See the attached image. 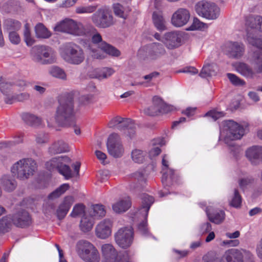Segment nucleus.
Here are the masks:
<instances>
[{
	"instance_id": "56",
	"label": "nucleus",
	"mask_w": 262,
	"mask_h": 262,
	"mask_svg": "<svg viewBox=\"0 0 262 262\" xmlns=\"http://www.w3.org/2000/svg\"><path fill=\"white\" fill-rule=\"evenodd\" d=\"M85 206L82 204H76L71 213L70 215L73 217H76L81 214H82L84 212Z\"/></svg>"
},
{
	"instance_id": "17",
	"label": "nucleus",
	"mask_w": 262,
	"mask_h": 262,
	"mask_svg": "<svg viewBox=\"0 0 262 262\" xmlns=\"http://www.w3.org/2000/svg\"><path fill=\"white\" fill-rule=\"evenodd\" d=\"M182 39V34L178 32L166 33L163 42L169 49H173L181 46Z\"/></svg>"
},
{
	"instance_id": "51",
	"label": "nucleus",
	"mask_w": 262,
	"mask_h": 262,
	"mask_svg": "<svg viewBox=\"0 0 262 262\" xmlns=\"http://www.w3.org/2000/svg\"><path fill=\"white\" fill-rule=\"evenodd\" d=\"M155 100L157 103L160 105V113H167L172 110V106L165 104L162 100L157 96H155Z\"/></svg>"
},
{
	"instance_id": "50",
	"label": "nucleus",
	"mask_w": 262,
	"mask_h": 262,
	"mask_svg": "<svg viewBox=\"0 0 262 262\" xmlns=\"http://www.w3.org/2000/svg\"><path fill=\"white\" fill-rule=\"evenodd\" d=\"M242 203V198L237 189H235L234 191V195L230 202V205L234 208H239L241 207Z\"/></svg>"
},
{
	"instance_id": "23",
	"label": "nucleus",
	"mask_w": 262,
	"mask_h": 262,
	"mask_svg": "<svg viewBox=\"0 0 262 262\" xmlns=\"http://www.w3.org/2000/svg\"><path fill=\"white\" fill-rule=\"evenodd\" d=\"M74 202L72 196H67L64 198L56 210V215L59 220H62L66 216Z\"/></svg>"
},
{
	"instance_id": "26",
	"label": "nucleus",
	"mask_w": 262,
	"mask_h": 262,
	"mask_svg": "<svg viewBox=\"0 0 262 262\" xmlns=\"http://www.w3.org/2000/svg\"><path fill=\"white\" fill-rule=\"evenodd\" d=\"M0 183L4 190L9 192L13 191L17 186L15 180L9 175L3 176L0 180Z\"/></svg>"
},
{
	"instance_id": "13",
	"label": "nucleus",
	"mask_w": 262,
	"mask_h": 262,
	"mask_svg": "<svg viewBox=\"0 0 262 262\" xmlns=\"http://www.w3.org/2000/svg\"><path fill=\"white\" fill-rule=\"evenodd\" d=\"M107 148L108 154L114 158H120L123 156L124 148L117 134L113 133L110 135L107 142Z\"/></svg>"
},
{
	"instance_id": "28",
	"label": "nucleus",
	"mask_w": 262,
	"mask_h": 262,
	"mask_svg": "<svg viewBox=\"0 0 262 262\" xmlns=\"http://www.w3.org/2000/svg\"><path fill=\"white\" fill-rule=\"evenodd\" d=\"M98 47L106 54L114 57H118L120 55V52L115 47L107 43L102 40L96 45Z\"/></svg>"
},
{
	"instance_id": "45",
	"label": "nucleus",
	"mask_w": 262,
	"mask_h": 262,
	"mask_svg": "<svg viewBox=\"0 0 262 262\" xmlns=\"http://www.w3.org/2000/svg\"><path fill=\"white\" fill-rule=\"evenodd\" d=\"M97 5H83L77 7L75 10L76 13H91L97 9Z\"/></svg>"
},
{
	"instance_id": "63",
	"label": "nucleus",
	"mask_w": 262,
	"mask_h": 262,
	"mask_svg": "<svg viewBox=\"0 0 262 262\" xmlns=\"http://www.w3.org/2000/svg\"><path fill=\"white\" fill-rule=\"evenodd\" d=\"M30 94L26 92L15 94L16 100L19 102L28 100L30 98Z\"/></svg>"
},
{
	"instance_id": "30",
	"label": "nucleus",
	"mask_w": 262,
	"mask_h": 262,
	"mask_svg": "<svg viewBox=\"0 0 262 262\" xmlns=\"http://www.w3.org/2000/svg\"><path fill=\"white\" fill-rule=\"evenodd\" d=\"M206 212L209 220L215 224L222 223L225 219V214L222 210H216L211 213L209 207H207L206 208Z\"/></svg>"
},
{
	"instance_id": "11",
	"label": "nucleus",
	"mask_w": 262,
	"mask_h": 262,
	"mask_svg": "<svg viewBox=\"0 0 262 262\" xmlns=\"http://www.w3.org/2000/svg\"><path fill=\"white\" fill-rule=\"evenodd\" d=\"M116 244L122 249H127L134 240V231L132 227H124L119 229L115 234Z\"/></svg>"
},
{
	"instance_id": "5",
	"label": "nucleus",
	"mask_w": 262,
	"mask_h": 262,
	"mask_svg": "<svg viewBox=\"0 0 262 262\" xmlns=\"http://www.w3.org/2000/svg\"><path fill=\"white\" fill-rule=\"evenodd\" d=\"M36 169V162L32 159L27 158L15 163L11 168V172L18 179L26 180L33 176Z\"/></svg>"
},
{
	"instance_id": "41",
	"label": "nucleus",
	"mask_w": 262,
	"mask_h": 262,
	"mask_svg": "<svg viewBox=\"0 0 262 262\" xmlns=\"http://www.w3.org/2000/svg\"><path fill=\"white\" fill-rule=\"evenodd\" d=\"M70 188L68 184H63L55 189L54 191L50 194L49 198L50 199H54L59 197L61 195L63 194Z\"/></svg>"
},
{
	"instance_id": "54",
	"label": "nucleus",
	"mask_w": 262,
	"mask_h": 262,
	"mask_svg": "<svg viewBox=\"0 0 262 262\" xmlns=\"http://www.w3.org/2000/svg\"><path fill=\"white\" fill-rule=\"evenodd\" d=\"M227 77L232 84L235 86H242L245 84V82L244 80L241 79L236 75L231 73L227 74Z\"/></svg>"
},
{
	"instance_id": "9",
	"label": "nucleus",
	"mask_w": 262,
	"mask_h": 262,
	"mask_svg": "<svg viewBox=\"0 0 262 262\" xmlns=\"http://www.w3.org/2000/svg\"><path fill=\"white\" fill-rule=\"evenodd\" d=\"M198 14L208 19H216L220 14V8L214 3L201 1L195 6Z\"/></svg>"
},
{
	"instance_id": "7",
	"label": "nucleus",
	"mask_w": 262,
	"mask_h": 262,
	"mask_svg": "<svg viewBox=\"0 0 262 262\" xmlns=\"http://www.w3.org/2000/svg\"><path fill=\"white\" fill-rule=\"evenodd\" d=\"M71 159L67 156H58L53 158L46 163V168L50 171L57 170L66 179L68 180L74 176L69 166Z\"/></svg>"
},
{
	"instance_id": "42",
	"label": "nucleus",
	"mask_w": 262,
	"mask_h": 262,
	"mask_svg": "<svg viewBox=\"0 0 262 262\" xmlns=\"http://www.w3.org/2000/svg\"><path fill=\"white\" fill-rule=\"evenodd\" d=\"M95 72L96 74L93 77L102 79L110 76L114 73V71L111 68H104L101 70H96Z\"/></svg>"
},
{
	"instance_id": "2",
	"label": "nucleus",
	"mask_w": 262,
	"mask_h": 262,
	"mask_svg": "<svg viewBox=\"0 0 262 262\" xmlns=\"http://www.w3.org/2000/svg\"><path fill=\"white\" fill-rule=\"evenodd\" d=\"M247 39L249 43L255 48L249 55V60L256 73H262V38L255 35V30H247Z\"/></svg>"
},
{
	"instance_id": "15",
	"label": "nucleus",
	"mask_w": 262,
	"mask_h": 262,
	"mask_svg": "<svg viewBox=\"0 0 262 262\" xmlns=\"http://www.w3.org/2000/svg\"><path fill=\"white\" fill-rule=\"evenodd\" d=\"M78 25L79 23L75 20L65 18L58 23L54 27V30L55 31L65 32L76 36Z\"/></svg>"
},
{
	"instance_id": "20",
	"label": "nucleus",
	"mask_w": 262,
	"mask_h": 262,
	"mask_svg": "<svg viewBox=\"0 0 262 262\" xmlns=\"http://www.w3.org/2000/svg\"><path fill=\"white\" fill-rule=\"evenodd\" d=\"M246 156L253 165L262 162V146L253 145L246 151Z\"/></svg>"
},
{
	"instance_id": "46",
	"label": "nucleus",
	"mask_w": 262,
	"mask_h": 262,
	"mask_svg": "<svg viewBox=\"0 0 262 262\" xmlns=\"http://www.w3.org/2000/svg\"><path fill=\"white\" fill-rule=\"evenodd\" d=\"M260 16H249L246 19V26L251 29H258Z\"/></svg>"
},
{
	"instance_id": "19",
	"label": "nucleus",
	"mask_w": 262,
	"mask_h": 262,
	"mask_svg": "<svg viewBox=\"0 0 262 262\" xmlns=\"http://www.w3.org/2000/svg\"><path fill=\"white\" fill-rule=\"evenodd\" d=\"M244 46L238 42H229L226 46V53L229 57L238 59L244 53Z\"/></svg>"
},
{
	"instance_id": "44",
	"label": "nucleus",
	"mask_w": 262,
	"mask_h": 262,
	"mask_svg": "<svg viewBox=\"0 0 262 262\" xmlns=\"http://www.w3.org/2000/svg\"><path fill=\"white\" fill-rule=\"evenodd\" d=\"M145 153L138 149H134L131 153V158L135 163H142L145 159Z\"/></svg>"
},
{
	"instance_id": "37",
	"label": "nucleus",
	"mask_w": 262,
	"mask_h": 262,
	"mask_svg": "<svg viewBox=\"0 0 262 262\" xmlns=\"http://www.w3.org/2000/svg\"><path fill=\"white\" fill-rule=\"evenodd\" d=\"M12 224L13 219L10 215L3 217L0 219V233L8 232Z\"/></svg>"
},
{
	"instance_id": "1",
	"label": "nucleus",
	"mask_w": 262,
	"mask_h": 262,
	"mask_svg": "<svg viewBox=\"0 0 262 262\" xmlns=\"http://www.w3.org/2000/svg\"><path fill=\"white\" fill-rule=\"evenodd\" d=\"M75 115L74 101L73 96L62 97L59 100L54 119L56 123L61 126H67L74 123Z\"/></svg>"
},
{
	"instance_id": "32",
	"label": "nucleus",
	"mask_w": 262,
	"mask_h": 262,
	"mask_svg": "<svg viewBox=\"0 0 262 262\" xmlns=\"http://www.w3.org/2000/svg\"><path fill=\"white\" fill-rule=\"evenodd\" d=\"M218 70V67L214 63H207L205 64L199 75L202 78H207L216 75Z\"/></svg>"
},
{
	"instance_id": "47",
	"label": "nucleus",
	"mask_w": 262,
	"mask_h": 262,
	"mask_svg": "<svg viewBox=\"0 0 262 262\" xmlns=\"http://www.w3.org/2000/svg\"><path fill=\"white\" fill-rule=\"evenodd\" d=\"M95 45H90L88 47L89 54L91 57L94 59H103L105 58L104 55L98 49L94 48Z\"/></svg>"
},
{
	"instance_id": "43",
	"label": "nucleus",
	"mask_w": 262,
	"mask_h": 262,
	"mask_svg": "<svg viewBox=\"0 0 262 262\" xmlns=\"http://www.w3.org/2000/svg\"><path fill=\"white\" fill-rule=\"evenodd\" d=\"M4 27L8 31L17 30L21 27V23L15 20L9 19L5 21Z\"/></svg>"
},
{
	"instance_id": "22",
	"label": "nucleus",
	"mask_w": 262,
	"mask_h": 262,
	"mask_svg": "<svg viewBox=\"0 0 262 262\" xmlns=\"http://www.w3.org/2000/svg\"><path fill=\"white\" fill-rule=\"evenodd\" d=\"M132 122L133 121L130 119L116 116L110 121L108 126L110 128H116L125 132Z\"/></svg>"
},
{
	"instance_id": "33",
	"label": "nucleus",
	"mask_w": 262,
	"mask_h": 262,
	"mask_svg": "<svg viewBox=\"0 0 262 262\" xmlns=\"http://www.w3.org/2000/svg\"><path fill=\"white\" fill-rule=\"evenodd\" d=\"M166 53L163 45L160 43H153L150 46L149 54L152 59L159 58Z\"/></svg>"
},
{
	"instance_id": "21",
	"label": "nucleus",
	"mask_w": 262,
	"mask_h": 262,
	"mask_svg": "<svg viewBox=\"0 0 262 262\" xmlns=\"http://www.w3.org/2000/svg\"><path fill=\"white\" fill-rule=\"evenodd\" d=\"M112 222L110 219H105L100 222L96 227V234L101 239L107 238L111 233Z\"/></svg>"
},
{
	"instance_id": "3",
	"label": "nucleus",
	"mask_w": 262,
	"mask_h": 262,
	"mask_svg": "<svg viewBox=\"0 0 262 262\" xmlns=\"http://www.w3.org/2000/svg\"><path fill=\"white\" fill-rule=\"evenodd\" d=\"M60 54L65 61L75 65L80 64L85 59L83 49L80 46L73 42L64 45L61 49Z\"/></svg>"
},
{
	"instance_id": "64",
	"label": "nucleus",
	"mask_w": 262,
	"mask_h": 262,
	"mask_svg": "<svg viewBox=\"0 0 262 262\" xmlns=\"http://www.w3.org/2000/svg\"><path fill=\"white\" fill-rule=\"evenodd\" d=\"M206 116H209L212 118L214 120L224 116L223 112L211 111L206 114Z\"/></svg>"
},
{
	"instance_id": "31",
	"label": "nucleus",
	"mask_w": 262,
	"mask_h": 262,
	"mask_svg": "<svg viewBox=\"0 0 262 262\" xmlns=\"http://www.w3.org/2000/svg\"><path fill=\"white\" fill-rule=\"evenodd\" d=\"M21 117L26 124L31 126L37 127L41 123V119L39 117L30 113H22Z\"/></svg>"
},
{
	"instance_id": "24",
	"label": "nucleus",
	"mask_w": 262,
	"mask_h": 262,
	"mask_svg": "<svg viewBox=\"0 0 262 262\" xmlns=\"http://www.w3.org/2000/svg\"><path fill=\"white\" fill-rule=\"evenodd\" d=\"M141 199L142 200L141 207L136 212V215L138 216L139 214L142 213V218H146L151 205L154 202V198L147 194L144 193L142 194Z\"/></svg>"
},
{
	"instance_id": "59",
	"label": "nucleus",
	"mask_w": 262,
	"mask_h": 262,
	"mask_svg": "<svg viewBox=\"0 0 262 262\" xmlns=\"http://www.w3.org/2000/svg\"><path fill=\"white\" fill-rule=\"evenodd\" d=\"M136 125L133 122L129 127L127 128V130L124 132V134L128 136L129 138H133L136 135Z\"/></svg>"
},
{
	"instance_id": "55",
	"label": "nucleus",
	"mask_w": 262,
	"mask_h": 262,
	"mask_svg": "<svg viewBox=\"0 0 262 262\" xmlns=\"http://www.w3.org/2000/svg\"><path fill=\"white\" fill-rule=\"evenodd\" d=\"M113 9L116 15L124 19L126 18L127 14L124 12V8L120 4L117 3L114 4L113 5Z\"/></svg>"
},
{
	"instance_id": "18",
	"label": "nucleus",
	"mask_w": 262,
	"mask_h": 262,
	"mask_svg": "<svg viewBox=\"0 0 262 262\" xmlns=\"http://www.w3.org/2000/svg\"><path fill=\"white\" fill-rule=\"evenodd\" d=\"M13 223L18 227L25 228L32 224L29 213L24 210L18 211L12 216Z\"/></svg>"
},
{
	"instance_id": "27",
	"label": "nucleus",
	"mask_w": 262,
	"mask_h": 262,
	"mask_svg": "<svg viewBox=\"0 0 262 262\" xmlns=\"http://www.w3.org/2000/svg\"><path fill=\"white\" fill-rule=\"evenodd\" d=\"M236 70L242 75L248 78H253L256 73L254 69L244 62L237 63Z\"/></svg>"
},
{
	"instance_id": "61",
	"label": "nucleus",
	"mask_w": 262,
	"mask_h": 262,
	"mask_svg": "<svg viewBox=\"0 0 262 262\" xmlns=\"http://www.w3.org/2000/svg\"><path fill=\"white\" fill-rule=\"evenodd\" d=\"M145 220L141 222L138 225V230L143 235H146L148 233L147 227L146 217L143 218Z\"/></svg>"
},
{
	"instance_id": "36",
	"label": "nucleus",
	"mask_w": 262,
	"mask_h": 262,
	"mask_svg": "<svg viewBox=\"0 0 262 262\" xmlns=\"http://www.w3.org/2000/svg\"><path fill=\"white\" fill-rule=\"evenodd\" d=\"M131 206V202L129 198L121 200L113 205V210L117 213L126 211Z\"/></svg>"
},
{
	"instance_id": "39",
	"label": "nucleus",
	"mask_w": 262,
	"mask_h": 262,
	"mask_svg": "<svg viewBox=\"0 0 262 262\" xmlns=\"http://www.w3.org/2000/svg\"><path fill=\"white\" fill-rule=\"evenodd\" d=\"M155 99V96L152 99V105L144 110V113L147 115L154 116L160 113V105L157 103Z\"/></svg>"
},
{
	"instance_id": "40",
	"label": "nucleus",
	"mask_w": 262,
	"mask_h": 262,
	"mask_svg": "<svg viewBox=\"0 0 262 262\" xmlns=\"http://www.w3.org/2000/svg\"><path fill=\"white\" fill-rule=\"evenodd\" d=\"M152 19L154 24L158 30L163 31L166 29L164 19L161 15L157 14L156 12H154Z\"/></svg>"
},
{
	"instance_id": "52",
	"label": "nucleus",
	"mask_w": 262,
	"mask_h": 262,
	"mask_svg": "<svg viewBox=\"0 0 262 262\" xmlns=\"http://www.w3.org/2000/svg\"><path fill=\"white\" fill-rule=\"evenodd\" d=\"M51 74L56 78L65 79L66 78V74L64 71L57 67H53L50 71Z\"/></svg>"
},
{
	"instance_id": "6",
	"label": "nucleus",
	"mask_w": 262,
	"mask_h": 262,
	"mask_svg": "<svg viewBox=\"0 0 262 262\" xmlns=\"http://www.w3.org/2000/svg\"><path fill=\"white\" fill-rule=\"evenodd\" d=\"M248 255L250 253L245 250L232 249L226 251L223 256L226 262H244V254ZM204 262H221L222 259L216 253L211 252L204 256Z\"/></svg>"
},
{
	"instance_id": "29",
	"label": "nucleus",
	"mask_w": 262,
	"mask_h": 262,
	"mask_svg": "<svg viewBox=\"0 0 262 262\" xmlns=\"http://www.w3.org/2000/svg\"><path fill=\"white\" fill-rule=\"evenodd\" d=\"M69 150L68 145L62 140L55 142L49 148V152L52 155L67 152Z\"/></svg>"
},
{
	"instance_id": "8",
	"label": "nucleus",
	"mask_w": 262,
	"mask_h": 262,
	"mask_svg": "<svg viewBox=\"0 0 262 262\" xmlns=\"http://www.w3.org/2000/svg\"><path fill=\"white\" fill-rule=\"evenodd\" d=\"M31 54L34 61L42 64L53 63L56 59L54 51L48 46H35L32 49Z\"/></svg>"
},
{
	"instance_id": "25",
	"label": "nucleus",
	"mask_w": 262,
	"mask_h": 262,
	"mask_svg": "<svg viewBox=\"0 0 262 262\" xmlns=\"http://www.w3.org/2000/svg\"><path fill=\"white\" fill-rule=\"evenodd\" d=\"M101 252L104 258V262H114L117 256L118 251L110 244H105L101 246Z\"/></svg>"
},
{
	"instance_id": "12",
	"label": "nucleus",
	"mask_w": 262,
	"mask_h": 262,
	"mask_svg": "<svg viewBox=\"0 0 262 262\" xmlns=\"http://www.w3.org/2000/svg\"><path fill=\"white\" fill-rule=\"evenodd\" d=\"M227 126L228 130L224 138V141L229 146H233L234 144L230 142L241 139L245 134V128L243 126L233 121H229Z\"/></svg>"
},
{
	"instance_id": "4",
	"label": "nucleus",
	"mask_w": 262,
	"mask_h": 262,
	"mask_svg": "<svg viewBox=\"0 0 262 262\" xmlns=\"http://www.w3.org/2000/svg\"><path fill=\"white\" fill-rule=\"evenodd\" d=\"M76 251L84 262H99L100 255L96 247L86 240H80L76 243Z\"/></svg>"
},
{
	"instance_id": "49",
	"label": "nucleus",
	"mask_w": 262,
	"mask_h": 262,
	"mask_svg": "<svg viewBox=\"0 0 262 262\" xmlns=\"http://www.w3.org/2000/svg\"><path fill=\"white\" fill-rule=\"evenodd\" d=\"M24 40L28 46H31L34 43V40L31 35L28 24H26L24 27Z\"/></svg>"
},
{
	"instance_id": "14",
	"label": "nucleus",
	"mask_w": 262,
	"mask_h": 262,
	"mask_svg": "<svg viewBox=\"0 0 262 262\" xmlns=\"http://www.w3.org/2000/svg\"><path fill=\"white\" fill-rule=\"evenodd\" d=\"M76 36H84L91 38V41L94 45H97L101 41L102 36L97 29L92 25L83 26L79 23Z\"/></svg>"
},
{
	"instance_id": "38",
	"label": "nucleus",
	"mask_w": 262,
	"mask_h": 262,
	"mask_svg": "<svg viewBox=\"0 0 262 262\" xmlns=\"http://www.w3.org/2000/svg\"><path fill=\"white\" fill-rule=\"evenodd\" d=\"M36 36L37 38H48L51 35V33L41 23L37 24L35 27Z\"/></svg>"
},
{
	"instance_id": "16",
	"label": "nucleus",
	"mask_w": 262,
	"mask_h": 262,
	"mask_svg": "<svg viewBox=\"0 0 262 262\" xmlns=\"http://www.w3.org/2000/svg\"><path fill=\"white\" fill-rule=\"evenodd\" d=\"M189 18V11L185 8H179L172 14L171 21L174 26L181 27L187 24Z\"/></svg>"
},
{
	"instance_id": "53",
	"label": "nucleus",
	"mask_w": 262,
	"mask_h": 262,
	"mask_svg": "<svg viewBox=\"0 0 262 262\" xmlns=\"http://www.w3.org/2000/svg\"><path fill=\"white\" fill-rule=\"evenodd\" d=\"M115 259L114 262H131L130 256L127 251L118 252Z\"/></svg>"
},
{
	"instance_id": "34",
	"label": "nucleus",
	"mask_w": 262,
	"mask_h": 262,
	"mask_svg": "<svg viewBox=\"0 0 262 262\" xmlns=\"http://www.w3.org/2000/svg\"><path fill=\"white\" fill-rule=\"evenodd\" d=\"M94 224V219L89 214L85 213L81 219L80 227L83 232H87L92 229Z\"/></svg>"
},
{
	"instance_id": "57",
	"label": "nucleus",
	"mask_w": 262,
	"mask_h": 262,
	"mask_svg": "<svg viewBox=\"0 0 262 262\" xmlns=\"http://www.w3.org/2000/svg\"><path fill=\"white\" fill-rule=\"evenodd\" d=\"M205 26V24L204 23L200 21L198 18H194L193 23L187 30L190 31L202 30L204 28Z\"/></svg>"
},
{
	"instance_id": "62",
	"label": "nucleus",
	"mask_w": 262,
	"mask_h": 262,
	"mask_svg": "<svg viewBox=\"0 0 262 262\" xmlns=\"http://www.w3.org/2000/svg\"><path fill=\"white\" fill-rule=\"evenodd\" d=\"M5 102L9 104H12L14 101H16L15 98V94H13L11 92L4 95Z\"/></svg>"
},
{
	"instance_id": "10",
	"label": "nucleus",
	"mask_w": 262,
	"mask_h": 262,
	"mask_svg": "<svg viewBox=\"0 0 262 262\" xmlns=\"http://www.w3.org/2000/svg\"><path fill=\"white\" fill-rule=\"evenodd\" d=\"M93 23L100 28H106L114 24L113 17L111 11L106 8H100L91 16Z\"/></svg>"
},
{
	"instance_id": "60",
	"label": "nucleus",
	"mask_w": 262,
	"mask_h": 262,
	"mask_svg": "<svg viewBox=\"0 0 262 262\" xmlns=\"http://www.w3.org/2000/svg\"><path fill=\"white\" fill-rule=\"evenodd\" d=\"M9 37L10 41L13 44H18L20 41L19 35L15 31H11Z\"/></svg>"
},
{
	"instance_id": "48",
	"label": "nucleus",
	"mask_w": 262,
	"mask_h": 262,
	"mask_svg": "<svg viewBox=\"0 0 262 262\" xmlns=\"http://www.w3.org/2000/svg\"><path fill=\"white\" fill-rule=\"evenodd\" d=\"M12 84L10 82H8L0 77V90L4 94L11 92Z\"/></svg>"
},
{
	"instance_id": "58",
	"label": "nucleus",
	"mask_w": 262,
	"mask_h": 262,
	"mask_svg": "<svg viewBox=\"0 0 262 262\" xmlns=\"http://www.w3.org/2000/svg\"><path fill=\"white\" fill-rule=\"evenodd\" d=\"M93 98L92 95H82L79 98V104L81 105H86L92 102Z\"/></svg>"
},
{
	"instance_id": "35",
	"label": "nucleus",
	"mask_w": 262,
	"mask_h": 262,
	"mask_svg": "<svg viewBox=\"0 0 262 262\" xmlns=\"http://www.w3.org/2000/svg\"><path fill=\"white\" fill-rule=\"evenodd\" d=\"M106 211L102 205L95 204L93 205L89 211V214L94 220L99 219L105 216Z\"/></svg>"
}]
</instances>
